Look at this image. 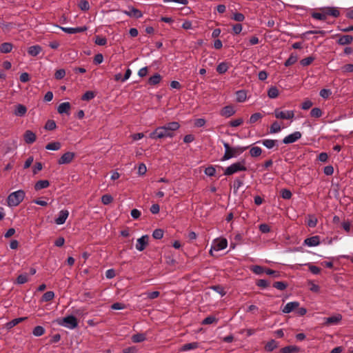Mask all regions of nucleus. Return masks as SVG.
Segmentation results:
<instances>
[{
    "instance_id": "obj_1",
    "label": "nucleus",
    "mask_w": 353,
    "mask_h": 353,
    "mask_svg": "<svg viewBox=\"0 0 353 353\" xmlns=\"http://www.w3.org/2000/svg\"><path fill=\"white\" fill-rule=\"evenodd\" d=\"M179 128L180 124L178 122H170L164 125L157 127L150 134L149 137L156 140L168 137L172 138L174 136V132L179 130Z\"/></svg>"
},
{
    "instance_id": "obj_2",
    "label": "nucleus",
    "mask_w": 353,
    "mask_h": 353,
    "mask_svg": "<svg viewBox=\"0 0 353 353\" xmlns=\"http://www.w3.org/2000/svg\"><path fill=\"white\" fill-rule=\"evenodd\" d=\"M223 146L225 148V153L223 157L221 158V161H226L230 159L233 157H235L241 153H243L245 150H246L248 147H230L229 143H223Z\"/></svg>"
},
{
    "instance_id": "obj_3",
    "label": "nucleus",
    "mask_w": 353,
    "mask_h": 353,
    "mask_svg": "<svg viewBox=\"0 0 353 353\" xmlns=\"http://www.w3.org/2000/svg\"><path fill=\"white\" fill-rule=\"evenodd\" d=\"M25 197V192L22 190H17L9 194L7 199L8 205L14 207L19 205Z\"/></svg>"
},
{
    "instance_id": "obj_4",
    "label": "nucleus",
    "mask_w": 353,
    "mask_h": 353,
    "mask_svg": "<svg viewBox=\"0 0 353 353\" xmlns=\"http://www.w3.org/2000/svg\"><path fill=\"white\" fill-rule=\"evenodd\" d=\"M245 160L232 163L225 169L224 174L226 176H230L238 172L246 171L247 168L245 167Z\"/></svg>"
},
{
    "instance_id": "obj_5",
    "label": "nucleus",
    "mask_w": 353,
    "mask_h": 353,
    "mask_svg": "<svg viewBox=\"0 0 353 353\" xmlns=\"http://www.w3.org/2000/svg\"><path fill=\"white\" fill-rule=\"evenodd\" d=\"M59 323L70 329H74L78 326L77 319L73 315L63 318Z\"/></svg>"
},
{
    "instance_id": "obj_6",
    "label": "nucleus",
    "mask_w": 353,
    "mask_h": 353,
    "mask_svg": "<svg viewBox=\"0 0 353 353\" xmlns=\"http://www.w3.org/2000/svg\"><path fill=\"white\" fill-rule=\"evenodd\" d=\"M274 116L276 119H292L294 117V111L288 110L287 112L279 111V109L274 110Z\"/></svg>"
},
{
    "instance_id": "obj_7",
    "label": "nucleus",
    "mask_w": 353,
    "mask_h": 353,
    "mask_svg": "<svg viewBox=\"0 0 353 353\" xmlns=\"http://www.w3.org/2000/svg\"><path fill=\"white\" fill-rule=\"evenodd\" d=\"M75 157V153L72 152H67L64 153L58 160L59 165L68 164L72 161Z\"/></svg>"
},
{
    "instance_id": "obj_8",
    "label": "nucleus",
    "mask_w": 353,
    "mask_h": 353,
    "mask_svg": "<svg viewBox=\"0 0 353 353\" xmlns=\"http://www.w3.org/2000/svg\"><path fill=\"white\" fill-rule=\"evenodd\" d=\"M149 236L148 235H143L141 238L137 239L136 248L139 251H143L148 245Z\"/></svg>"
},
{
    "instance_id": "obj_9",
    "label": "nucleus",
    "mask_w": 353,
    "mask_h": 353,
    "mask_svg": "<svg viewBox=\"0 0 353 353\" xmlns=\"http://www.w3.org/2000/svg\"><path fill=\"white\" fill-rule=\"evenodd\" d=\"M301 137V133L300 132H294V133L288 135L283 139V143L285 144L292 143Z\"/></svg>"
},
{
    "instance_id": "obj_10",
    "label": "nucleus",
    "mask_w": 353,
    "mask_h": 353,
    "mask_svg": "<svg viewBox=\"0 0 353 353\" xmlns=\"http://www.w3.org/2000/svg\"><path fill=\"white\" fill-rule=\"evenodd\" d=\"M236 112V110H234V107L232 105H227L223 107L221 111L220 114L222 117H225L226 118H228L232 115H234Z\"/></svg>"
},
{
    "instance_id": "obj_11",
    "label": "nucleus",
    "mask_w": 353,
    "mask_h": 353,
    "mask_svg": "<svg viewBox=\"0 0 353 353\" xmlns=\"http://www.w3.org/2000/svg\"><path fill=\"white\" fill-rule=\"evenodd\" d=\"M68 215L69 212L67 210H63L59 212V216L55 219L54 222L57 225H62L65 222Z\"/></svg>"
},
{
    "instance_id": "obj_12",
    "label": "nucleus",
    "mask_w": 353,
    "mask_h": 353,
    "mask_svg": "<svg viewBox=\"0 0 353 353\" xmlns=\"http://www.w3.org/2000/svg\"><path fill=\"white\" fill-rule=\"evenodd\" d=\"M64 32L68 34H76L79 32H83L87 30L88 28L86 26L78 27V28H64L59 27Z\"/></svg>"
},
{
    "instance_id": "obj_13",
    "label": "nucleus",
    "mask_w": 353,
    "mask_h": 353,
    "mask_svg": "<svg viewBox=\"0 0 353 353\" xmlns=\"http://www.w3.org/2000/svg\"><path fill=\"white\" fill-rule=\"evenodd\" d=\"M341 319H342V316L341 314L332 316L325 319L324 324L326 325L337 324L338 323H339L341 321Z\"/></svg>"
},
{
    "instance_id": "obj_14",
    "label": "nucleus",
    "mask_w": 353,
    "mask_h": 353,
    "mask_svg": "<svg viewBox=\"0 0 353 353\" xmlns=\"http://www.w3.org/2000/svg\"><path fill=\"white\" fill-rule=\"evenodd\" d=\"M27 112V108L23 104H17L13 114L17 117H23Z\"/></svg>"
},
{
    "instance_id": "obj_15",
    "label": "nucleus",
    "mask_w": 353,
    "mask_h": 353,
    "mask_svg": "<svg viewBox=\"0 0 353 353\" xmlns=\"http://www.w3.org/2000/svg\"><path fill=\"white\" fill-rule=\"evenodd\" d=\"M23 137L25 142L28 144H31L36 141V134L31 130H26Z\"/></svg>"
},
{
    "instance_id": "obj_16",
    "label": "nucleus",
    "mask_w": 353,
    "mask_h": 353,
    "mask_svg": "<svg viewBox=\"0 0 353 353\" xmlns=\"http://www.w3.org/2000/svg\"><path fill=\"white\" fill-rule=\"evenodd\" d=\"M304 243L308 246H316L320 244V237L319 236H313L307 238L304 241Z\"/></svg>"
},
{
    "instance_id": "obj_17",
    "label": "nucleus",
    "mask_w": 353,
    "mask_h": 353,
    "mask_svg": "<svg viewBox=\"0 0 353 353\" xmlns=\"http://www.w3.org/2000/svg\"><path fill=\"white\" fill-rule=\"evenodd\" d=\"M299 306V302H296V301L290 302L285 305V306L282 310V312L283 313L288 314V313L292 312L294 310L298 308Z\"/></svg>"
},
{
    "instance_id": "obj_18",
    "label": "nucleus",
    "mask_w": 353,
    "mask_h": 353,
    "mask_svg": "<svg viewBox=\"0 0 353 353\" xmlns=\"http://www.w3.org/2000/svg\"><path fill=\"white\" fill-rule=\"evenodd\" d=\"M280 352L281 353H299L301 352V349L296 345H288L281 348Z\"/></svg>"
},
{
    "instance_id": "obj_19",
    "label": "nucleus",
    "mask_w": 353,
    "mask_h": 353,
    "mask_svg": "<svg viewBox=\"0 0 353 353\" xmlns=\"http://www.w3.org/2000/svg\"><path fill=\"white\" fill-rule=\"evenodd\" d=\"M27 319H28L27 317H20V318L14 319L8 322L6 324V327L8 330H10L12 327H14V326H16L17 325H18L19 323L24 321Z\"/></svg>"
},
{
    "instance_id": "obj_20",
    "label": "nucleus",
    "mask_w": 353,
    "mask_h": 353,
    "mask_svg": "<svg viewBox=\"0 0 353 353\" xmlns=\"http://www.w3.org/2000/svg\"><path fill=\"white\" fill-rule=\"evenodd\" d=\"M71 105L69 102H63L61 103L57 108V111L59 114H69V110H70Z\"/></svg>"
},
{
    "instance_id": "obj_21",
    "label": "nucleus",
    "mask_w": 353,
    "mask_h": 353,
    "mask_svg": "<svg viewBox=\"0 0 353 353\" xmlns=\"http://www.w3.org/2000/svg\"><path fill=\"white\" fill-rule=\"evenodd\" d=\"M123 12L129 17H133L137 19L141 18L143 16L142 12L134 7H132L130 11H123Z\"/></svg>"
},
{
    "instance_id": "obj_22",
    "label": "nucleus",
    "mask_w": 353,
    "mask_h": 353,
    "mask_svg": "<svg viewBox=\"0 0 353 353\" xmlns=\"http://www.w3.org/2000/svg\"><path fill=\"white\" fill-rule=\"evenodd\" d=\"M353 41V37L352 35H343L341 36L337 43L339 45H341V46H345V45H347V44H350Z\"/></svg>"
},
{
    "instance_id": "obj_23",
    "label": "nucleus",
    "mask_w": 353,
    "mask_h": 353,
    "mask_svg": "<svg viewBox=\"0 0 353 353\" xmlns=\"http://www.w3.org/2000/svg\"><path fill=\"white\" fill-rule=\"evenodd\" d=\"M42 51V48L39 46V45H36V46H30L28 50V53L32 56V57H36Z\"/></svg>"
},
{
    "instance_id": "obj_24",
    "label": "nucleus",
    "mask_w": 353,
    "mask_h": 353,
    "mask_svg": "<svg viewBox=\"0 0 353 353\" xmlns=\"http://www.w3.org/2000/svg\"><path fill=\"white\" fill-rule=\"evenodd\" d=\"M50 185V182L48 180L38 181L34 185L35 190L38 191L41 189L47 188Z\"/></svg>"
},
{
    "instance_id": "obj_25",
    "label": "nucleus",
    "mask_w": 353,
    "mask_h": 353,
    "mask_svg": "<svg viewBox=\"0 0 353 353\" xmlns=\"http://www.w3.org/2000/svg\"><path fill=\"white\" fill-rule=\"evenodd\" d=\"M227 240L225 239H222L221 240L219 241L214 245L213 248L215 250L219 251L225 249L227 247Z\"/></svg>"
},
{
    "instance_id": "obj_26",
    "label": "nucleus",
    "mask_w": 353,
    "mask_h": 353,
    "mask_svg": "<svg viewBox=\"0 0 353 353\" xmlns=\"http://www.w3.org/2000/svg\"><path fill=\"white\" fill-rule=\"evenodd\" d=\"M325 13L326 14V17L327 15H330L334 17H338L340 15V12L337 10L336 8L334 7H328L325 8Z\"/></svg>"
},
{
    "instance_id": "obj_27",
    "label": "nucleus",
    "mask_w": 353,
    "mask_h": 353,
    "mask_svg": "<svg viewBox=\"0 0 353 353\" xmlns=\"http://www.w3.org/2000/svg\"><path fill=\"white\" fill-rule=\"evenodd\" d=\"M13 46L11 43H3L0 46V52L1 53H9L12 51Z\"/></svg>"
},
{
    "instance_id": "obj_28",
    "label": "nucleus",
    "mask_w": 353,
    "mask_h": 353,
    "mask_svg": "<svg viewBox=\"0 0 353 353\" xmlns=\"http://www.w3.org/2000/svg\"><path fill=\"white\" fill-rule=\"evenodd\" d=\"M298 60V55L296 53H292L290 57L285 61L284 65L286 67L290 66L295 63Z\"/></svg>"
},
{
    "instance_id": "obj_29",
    "label": "nucleus",
    "mask_w": 353,
    "mask_h": 353,
    "mask_svg": "<svg viewBox=\"0 0 353 353\" xmlns=\"http://www.w3.org/2000/svg\"><path fill=\"white\" fill-rule=\"evenodd\" d=\"M161 80V76L159 74L156 73L155 74H154L153 76H152L149 78L148 83L152 85H155L159 83Z\"/></svg>"
},
{
    "instance_id": "obj_30",
    "label": "nucleus",
    "mask_w": 353,
    "mask_h": 353,
    "mask_svg": "<svg viewBox=\"0 0 353 353\" xmlns=\"http://www.w3.org/2000/svg\"><path fill=\"white\" fill-rule=\"evenodd\" d=\"M61 144L60 142H51L46 145V149L48 150H58L61 148Z\"/></svg>"
},
{
    "instance_id": "obj_31",
    "label": "nucleus",
    "mask_w": 353,
    "mask_h": 353,
    "mask_svg": "<svg viewBox=\"0 0 353 353\" xmlns=\"http://www.w3.org/2000/svg\"><path fill=\"white\" fill-rule=\"evenodd\" d=\"M198 346H199V343L196 342L186 343V344H184L181 347V351H188L190 350L196 349L198 347Z\"/></svg>"
},
{
    "instance_id": "obj_32",
    "label": "nucleus",
    "mask_w": 353,
    "mask_h": 353,
    "mask_svg": "<svg viewBox=\"0 0 353 353\" xmlns=\"http://www.w3.org/2000/svg\"><path fill=\"white\" fill-rule=\"evenodd\" d=\"M278 346V344L276 341L274 339L270 340L269 342L267 343L265 345V350L268 352L273 351L275 348H276Z\"/></svg>"
},
{
    "instance_id": "obj_33",
    "label": "nucleus",
    "mask_w": 353,
    "mask_h": 353,
    "mask_svg": "<svg viewBox=\"0 0 353 353\" xmlns=\"http://www.w3.org/2000/svg\"><path fill=\"white\" fill-rule=\"evenodd\" d=\"M279 90L276 87L272 86L268 91V96L271 99H274L279 95Z\"/></svg>"
},
{
    "instance_id": "obj_34",
    "label": "nucleus",
    "mask_w": 353,
    "mask_h": 353,
    "mask_svg": "<svg viewBox=\"0 0 353 353\" xmlns=\"http://www.w3.org/2000/svg\"><path fill=\"white\" fill-rule=\"evenodd\" d=\"M261 153H262L261 148L259 147H257V146L252 147L250 150V154L252 157H258L261 154Z\"/></svg>"
},
{
    "instance_id": "obj_35",
    "label": "nucleus",
    "mask_w": 353,
    "mask_h": 353,
    "mask_svg": "<svg viewBox=\"0 0 353 353\" xmlns=\"http://www.w3.org/2000/svg\"><path fill=\"white\" fill-rule=\"evenodd\" d=\"M228 69V63L225 62H222L217 65L216 72L219 74H224L225 72H227Z\"/></svg>"
},
{
    "instance_id": "obj_36",
    "label": "nucleus",
    "mask_w": 353,
    "mask_h": 353,
    "mask_svg": "<svg viewBox=\"0 0 353 353\" xmlns=\"http://www.w3.org/2000/svg\"><path fill=\"white\" fill-rule=\"evenodd\" d=\"M262 143L264 146H265L268 149H272L274 148L277 142L276 140L272 139H264L262 141Z\"/></svg>"
},
{
    "instance_id": "obj_37",
    "label": "nucleus",
    "mask_w": 353,
    "mask_h": 353,
    "mask_svg": "<svg viewBox=\"0 0 353 353\" xmlns=\"http://www.w3.org/2000/svg\"><path fill=\"white\" fill-rule=\"evenodd\" d=\"M134 343H140L145 340V336L143 334L138 333L132 336Z\"/></svg>"
},
{
    "instance_id": "obj_38",
    "label": "nucleus",
    "mask_w": 353,
    "mask_h": 353,
    "mask_svg": "<svg viewBox=\"0 0 353 353\" xmlns=\"http://www.w3.org/2000/svg\"><path fill=\"white\" fill-rule=\"evenodd\" d=\"M45 333V329L43 327L37 325L36 326L32 331L33 335L35 336H42Z\"/></svg>"
},
{
    "instance_id": "obj_39",
    "label": "nucleus",
    "mask_w": 353,
    "mask_h": 353,
    "mask_svg": "<svg viewBox=\"0 0 353 353\" xmlns=\"http://www.w3.org/2000/svg\"><path fill=\"white\" fill-rule=\"evenodd\" d=\"M236 101L238 102H243L246 99V92L244 90H239L236 93Z\"/></svg>"
},
{
    "instance_id": "obj_40",
    "label": "nucleus",
    "mask_w": 353,
    "mask_h": 353,
    "mask_svg": "<svg viewBox=\"0 0 353 353\" xmlns=\"http://www.w3.org/2000/svg\"><path fill=\"white\" fill-rule=\"evenodd\" d=\"M263 117V115L260 112H256L251 115L249 123L251 124H253L256 122H257L259 120H260Z\"/></svg>"
},
{
    "instance_id": "obj_41",
    "label": "nucleus",
    "mask_w": 353,
    "mask_h": 353,
    "mask_svg": "<svg viewBox=\"0 0 353 353\" xmlns=\"http://www.w3.org/2000/svg\"><path fill=\"white\" fill-rule=\"evenodd\" d=\"M54 297V293L52 291H48L42 296L43 301H50Z\"/></svg>"
},
{
    "instance_id": "obj_42",
    "label": "nucleus",
    "mask_w": 353,
    "mask_h": 353,
    "mask_svg": "<svg viewBox=\"0 0 353 353\" xmlns=\"http://www.w3.org/2000/svg\"><path fill=\"white\" fill-rule=\"evenodd\" d=\"M95 93L93 91H87L84 93V94L81 97V100L83 101H90L94 98Z\"/></svg>"
},
{
    "instance_id": "obj_43",
    "label": "nucleus",
    "mask_w": 353,
    "mask_h": 353,
    "mask_svg": "<svg viewBox=\"0 0 353 353\" xmlns=\"http://www.w3.org/2000/svg\"><path fill=\"white\" fill-rule=\"evenodd\" d=\"M273 287L280 290H284L288 287V283L283 281H276L273 283Z\"/></svg>"
},
{
    "instance_id": "obj_44",
    "label": "nucleus",
    "mask_w": 353,
    "mask_h": 353,
    "mask_svg": "<svg viewBox=\"0 0 353 353\" xmlns=\"http://www.w3.org/2000/svg\"><path fill=\"white\" fill-rule=\"evenodd\" d=\"M322 110L319 108H314L310 112V115L314 118H319L322 116Z\"/></svg>"
},
{
    "instance_id": "obj_45",
    "label": "nucleus",
    "mask_w": 353,
    "mask_h": 353,
    "mask_svg": "<svg viewBox=\"0 0 353 353\" xmlns=\"http://www.w3.org/2000/svg\"><path fill=\"white\" fill-rule=\"evenodd\" d=\"M44 128L47 130H53L56 129L57 125L54 120H48Z\"/></svg>"
},
{
    "instance_id": "obj_46",
    "label": "nucleus",
    "mask_w": 353,
    "mask_h": 353,
    "mask_svg": "<svg viewBox=\"0 0 353 353\" xmlns=\"http://www.w3.org/2000/svg\"><path fill=\"white\" fill-rule=\"evenodd\" d=\"M28 274H22L18 276L17 279V283L19 284H23L28 282Z\"/></svg>"
},
{
    "instance_id": "obj_47",
    "label": "nucleus",
    "mask_w": 353,
    "mask_h": 353,
    "mask_svg": "<svg viewBox=\"0 0 353 353\" xmlns=\"http://www.w3.org/2000/svg\"><path fill=\"white\" fill-rule=\"evenodd\" d=\"M94 43L99 46H105L107 43V39L105 37L97 35L95 37Z\"/></svg>"
},
{
    "instance_id": "obj_48",
    "label": "nucleus",
    "mask_w": 353,
    "mask_h": 353,
    "mask_svg": "<svg viewBox=\"0 0 353 353\" xmlns=\"http://www.w3.org/2000/svg\"><path fill=\"white\" fill-rule=\"evenodd\" d=\"M314 60V57L310 56V57H306V58L301 60L300 63L303 66H307V65H310L313 62Z\"/></svg>"
},
{
    "instance_id": "obj_49",
    "label": "nucleus",
    "mask_w": 353,
    "mask_h": 353,
    "mask_svg": "<svg viewBox=\"0 0 353 353\" xmlns=\"http://www.w3.org/2000/svg\"><path fill=\"white\" fill-rule=\"evenodd\" d=\"M152 236L155 239H161L163 236V230L162 229H156L153 231Z\"/></svg>"
},
{
    "instance_id": "obj_50",
    "label": "nucleus",
    "mask_w": 353,
    "mask_h": 353,
    "mask_svg": "<svg viewBox=\"0 0 353 353\" xmlns=\"http://www.w3.org/2000/svg\"><path fill=\"white\" fill-rule=\"evenodd\" d=\"M217 319H216L213 316H208V317L205 318L202 321V325H209L214 322H217Z\"/></svg>"
},
{
    "instance_id": "obj_51",
    "label": "nucleus",
    "mask_w": 353,
    "mask_h": 353,
    "mask_svg": "<svg viewBox=\"0 0 353 353\" xmlns=\"http://www.w3.org/2000/svg\"><path fill=\"white\" fill-rule=\"evenodd\" d=\"M312 17L315 19L321 20V21H325L327 19L326 14L325 13V12L323 13L313 12L312 14Z\"/></svg>"
},
{
    "instance_id": "obj_52",
    "label": "nucleus",
    "mask_w": 353,
    "mask_h": 353,
    "mask_svg": "<svg viewBox=\"0 0 353 353\" xmlns=\"http://www.w3.org/2000/svg\"><path fill=\"white\" fill-rule=\"evenodd\" d=\"M113 201V197L110 194H104L101 197V202L104 205H108Z\"/></svg>"
},
{
    "instance_id": "obj_53",
    "label": "nucleus",
    "mask_w": 353,
    "mask_h": 353,
    "mask_svg": "<svg viewBox=\"0 0 353 353\" xmlns=\"http://www.w3.org/2000/svg\"><path fill=\"white\" fill-rule=\"evenodd\" d=\"M243 185V180L241 179H236L234 181V183H233V189H234V193H236L239 188Z\"/></svg>"
},
{
    "instance_id": "obj_54",
    "label": "nucleus",
    "mask_w": 353,
    "mask_h": 353,
    "mask_svg": "<svg viewBox=\"0 0 353 353\" xmlns=\"http://www.w3.org/2000/svg\"><path fill=\"white\" fill-rule=\"evenodd\" d=\"M281 131V126L277 121L274 122L270 126V133H276Z\"/></svg>"
},
{
    "instance_id": "obj_55",
    "label": "nucleus",
    "mask_w": 353,
    "mask_h": 353,
    "mask_svg": "<svg viewBox=\"0 0 353 353\" xmlns=\"http://www.w3.org/2000/svg\"><path fill=\"white\" fill-rule=\"evenodd\" d=\"M292 195V192L288 189H283L281 191V196L284 199H290Z\"/></svg>"
},
{
    "instance_id": "obj_56",
    "label": "nucleus",
    "mask_w": 353,
    "mask_h": 353,
    "mask_svg": "<svg viewBox=\"0 0 353 353\" xmlns=\"http://www.w3.org/2000/svg\"><path fill=\"white\" fill-rule=\"evenodd\" d=\"M316 224L317 219L313 215H310L307 221V225L310 228H314L316 225Z\"/></svg>"
},
{
    "instance_id": "obj_57",
    "label": "nucleus",
    "mask_w": 353,
    "mask_h": 353,
    "mask_svg": "<svg viewBox=\"0 0 353 353\" xmlns=\"http://www.w3.org/2000/svg\"><path fill=\"white\" fill-rule=\"evenodd\" d=\"M65 75V71L64 69L57 70L54 73V78L56 79H62Z\"/></svg>"
},
{
    "instance_id": "obj_58",
    "label": "nucleus",
    "mask_w": 353,
    "mask_h": 353,
    "mask_svg": "<svg viewBox=\"0 0 353 353\" xmlns=\"http://www.w3.org/2000/svg\"><path fill=\"white\" fill-rule=\"evenodd\" d=\"M243 123V119L242 118H239V119L230 121L229 124L231 127H237V126L241 125Z\"/></svg>"
},
{
    "instance_id": "obj_59",
    "label": "nucleus",
    "mask_w": 353,
    "mask_h": 353,
    "mask_svg": "<svg viewBox=\"0 0 353 353\" xmlns=\"http://www.w3.org/2000/svg\"><path fill=\"white\" fill-rule=\"evenodd\" d=\"M266 268L260 266V265H254L252 267V270L256 274H261L265 272Z\"/></svg>"
},
{
    "instance_id": "obj_60",
    "label": "nucleus",
    "mask_w": 353,
    "mask_h": 353,
    "mask_svg": "<svg viewBox=\"0 0 353 353\" xmlns=\"http://www.w3.org/2000/svg\"><path fill=\"white\" fill-rule=\"evenodd\" d=\"M204 172L209 176H213L216 173V169L213 166H209L205 169Z\"/></svg>"
},
{
    "instance_id": "obj_61",
    "label": "nucleus",
    "mask_w": 353,
    "mask_h": 353,
    "mask_svg": "<svg viewBox=\"0 0 353 353\" xmlns=\"http://www.w3.org/2000/svg\"><path fill=\"white\" fill-rule=\"evenodd\" d=\"M265 272L268 275L272 276L274 278H279L281 276L279 272L269 268H266Z\"/></svg>"
},
{
    "instance_id": "obj_62",
    "label": "nucleus",
    "mask_w": 353,
    "mask_h": 353,
    "mask_svg": "<svg viewBox=\"0 0 353 353\" xmlns=\"http://www.w3.org/2000/svg\"><path fill=\"white\" fill-rule=\"evenodd\" d=\"M332 94V92L329 89H322L320 91V96L323 99H327Z\"/></svg>"
},
{
    "instance_id": "obj_63",
    "label": "nucleus",
    "mask_w": 353,
    "mask_h": 353,
    "mask_svg": "<svg viewBox=\"0 0 353 353\" xmlns=\"http://www.w3.org/2000/svg\"><path fill=\"white\" fill-rule=\"evenodd\" d=\"M256 285L260 288H265L270 285V283L265 279H259L256 281Z\"/></svg>"
},
{
    "instance_id": "obj_64",
    "label": "nucleus",
    "mask_w": 353,
    "mask_h": 353,
    "mask_svg": "<svg viewBox=\"0 0 353 353\" xmlns=\"http://www.w3.org/2000/svg\"><path fill=\"white\" fill-rule=\"evenodd\" d=\"M79 7L81 10H88L90 8L89 3L87 1H81L79 4Z\"/></svg>"
}]
</instances>
